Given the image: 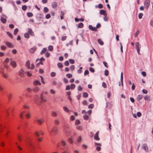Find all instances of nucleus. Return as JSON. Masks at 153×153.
Instances as JSON below:
<instances>
[{
  "label": "nucleus",
  "mask_w": 153,
  "mask_h": 153,
  "mask_svg": "<svg viewBox=\"0 0 153 153\" xmlns=\"http://www.w3.org/2000/svg\"><path fill=\"white\" fill-rule=\"evenodd\" d=\"M57 66L59 68H62L63 67L62 64L61 63H59L57 64Z\"/></svg>",
  "instance_id": "nucleus-48"
},
{
  "label": "nucleus",
  "mask_w": 153,
  "mask_h": 153,
  "mask_svg": "<svg viewBox=\"0 0 153 153\" xmlns=\"http://www.w3.org/2000/svg\"><path fill=\"white\" fill-rule=\"evenodd\" d=\"M75 87V85L74 84H72L71 85V87L70 88L71 89H74Z\"/></svg>",
  "instance_id": "nucleus-56"
},
{
  "label": "nucleus",
  "mask_w": 153,
  "mask_h": 153,
  "mask_svg": "<svg viewBox=\"0 0 153 153\" xmlns=\"http://www.w3.org/2000/svg\"><path fill=\"white\" fill-rule=\"evenodd\" d=\"M67 38V36H62L61 38V40L62 41H64Z\"/></svg>",
  "instance_id": "nucleus-61"
},
{
  "label": "nucleus",
  "mask_w": 153,
  "mask_h": 153,
  "mask_svg": "<svg viewBox=\"0 0 153 153\" xmlns=\"http://www.w3.org/2000/svg\"><path fill=\"white\" fill-rule=\"evenodd\" d=\"M51 115L53 117H55L57 116V114L56 112L53 111L51 112Z\"/></svg>",
  "instance_id": "nucleus-29"
},
{
  "label": "nucleus",
  "mask_w": 153,
  "mask_h": 153,
  "mask_svg": "<svg viewBox=\"0 0 153 153\" xmlns=\"http://www.w3.org/2000/svg\"><path fill=\"white\" fill-rule=\"evenodd\" d=\"M108 71L105 70V71L104 74L105 76H107L108 74Z\"/></svg>",
  "instance_id": "nucleus-53"
},
{
  "label": "nucleus",
  "mask_w": 153,
  "mask_h": 153,
  "mask_svg": "<svg viewBox=\"0 0 153 153\" xmlns=\"http://www.w3.org/2000/svg\"><path fill=\"white\" fill-rule=\"evenodd\" d=\"M7 34L12 39L13 38V35L10 32H7Z\"/></svg>",
  "instance_id": "nucleus-34"
},
{
  "label": "nucleus",
  "mask_w": 153,
  "mask_h": 153,
  "mask_svg": "<svg viewBox=\"0 0 153 153\" xmlns=\"http://www.w3.org/2000/svg\"><path fill=\"white\" fill-rule=\"evenodd\" d=\"M143 14L142 13H139L138 14V18L140 19H142Z\"/></svg>",
  "instance_id": "nucleus-51"
},
{
  "label": "nucleus",
  "mask_w": 153,
  "mask_h": 153,
  "mask_svg": "<svg viewBox=\"0 0 153 153\" xmlns=\"http://www.w3.org/2000/svg\"><path fill=\"white\" fill-rule=\"evenodd\" d=\"M56 75V73L54 72H52L51 74V75L52 77H54Z\"/></svg>",
  "instance_id": "nucleus-58"
},
{
  "label": "nucleus",
  "mask_w": 153,
  "mask_h": 153,
  "mask_svg": "<svg viewBox=\"0 0 153 153\" xmlns=\"http://www.w3.org/2000/svg\"><path fill=\"white\" fill-rule=\"evenodd\" d=\"M24 73V71L22 69H21L19 71V75L21 77H24L25 76Z\"/></svg>",
  "instance_id": "nucleus-10"
},
{
  "label": "nucleus",
  "mask_w": 153,
  "mask_h": 153,
  "mask_svg": "<svg viewBox=\"0 0 153 153\" xmlns=\"http://www.w3.org/2000/svg\"><path fill=\"white\" fill-rule=\"evenodd\" d=\"M135 47L138 54L139 55L141 45L139 42H137L135 43Z\"/></svg>",
  "instance_id": "nucleus-5"
},
{
  "label": "nucleus",
  "mask_w": 153,
  "mask_h": 153,
  "mask_svg": "<svg viewBox=\"0 0 153 153\" xmlns=\"http://www.w3.org/2000/svg\"><path fill=\"white\" fill-rule=\"evenodd\" d=\"M82 140V137L81 136L79 137L77 140V141L76 142V144L79 146L80 145V143Z\"/></svg>",
  "instance_id": "nucleus-12"
},
{
  "label": "nucleus",
  "mask_w": 153,
  "mask_h": 153,
  "mask_svg": "<svg viewBox=\"0 0 153 153\" xmlns=\"http://www.w3.org/2000/svg\"><path fill=\"white\" fill-rule=\"evenodd\" d=\"M25 65L28 69H29L30 68V61L29 60L27 61L26 62Z\"/></svg>",
  "instance_id": "nucleus-23"
},
{
  "label": "nucleus",
  "mask_w": 153,
  "mask_h": 153,
  "mask_svg": "<svg viewBox=\"0 0 153 153\" xmlns=\"http://www.w3.org/2000/svg\"><path fill=\"white\" fill-rule=\"evenodd\" d=\"M27 16L29 17H31L33 16V14L30 12L27 13Z\"/></svg>",
  "instance_id": "nucleus-44"
},
{
  "label": "nucleus",
  "mask_w": 153,
  "mask_h": 153,
  "mask_svg": "<svg viewBox=\"0 0 153 153\" xmlns=\"http://www.w3.org/2000/svg\"><path fill=\"white\" fill-rule=\"evenodd\" d=\"M73 42V40L71 41L68 43H67L66 44V46H68V45H72Z\"/></svg>",
  "instance_id": "nucleus-46"
},
{
  "label": "nucleus",
  "mask_w": 153,
  "mask_h": 153,
  "mask_svg": "<svg viewBox=\"0 0 153 153\" xmlns=\"http://www.w3.org/2000/svg\"><path fill=\"white\" fill-rule=\"evenodd\" d=\"M3 77L5 78H7L8 76V75L6 74H5L4 73V72H3Z\"/></svg>",
  "instance_id": "nucleus-60"
},
{
  "label": "nucleus",
  "mask_w": 153,
  "mask_h": 153,
  "mask_svg": "<svg viewBox=\"0 0 153 153\" xmlns=\"http://www.w3.org/2000/svg\"><path fill=\"white\" fill-rule=\"evenodd\" d=\"M150 0H145L144 2V5L145 8L147 10L150 5Z\"/></svg>",
  "instance_id": "nucleus-6"
},
{
  "label": "nucleus",
  "mask_w": 153,
  "mask_h": 153,
  "mask_svg": "<svg viewBox=\"0 0 153 153\" xmlns=\"http://www.w3.org/2000/svg\"><path fill=\"white\" fill-rule=\"evenodd\" d=\"M73 137H71V138H69L68 139V141L71 144H72L73 142Z\"/></svg>",
  "instance_id": "nucleus-24"
},
{
  "label": "nucleus",
  "mask_w": 153,
  "mask_h": 153,
  "mask_svg": "<svg viewBox=\"0 0 153 153\" xmlns=\"http://www.w3.org/2000/svg\"><path fill=\"white\" fill-rule=\"evenodd\" d=\"M57 3L56 2H53L52 3L51 6L54 9H55L57 6Z\"/></svg>",
  "instance_id": "nucleus-15"
},
{
  "label": "nucleus",
  "mask_w": 153,
  "mask_h": 153,
  "mask_svg": "<svg viewBox=\"0 0 153 153\" xmlns=\"http://www.w3.org/2000/svg\"><path fill=\"white\" fill-rule=\"evenodd\" d=\"M142 147L144 150L146 152H148V147L146 144L145 143L142 145Z\"/></svg>",
  "instance_id": "nucleus-11"
},
{
  "label": "nucleus",
  "mask_w": 153,
  "mask_h": 153,
  "mask_svg": "<svg viewBox=\"0 0 153 153\" xmlns=\"http://www.w3.org/2000/svg\"><path fill=\"white\" fill-rule=\"evenodd\" d=\"M143 97L142 95H139L137 97V101H139L141 99H142Z\"/></svg>",
  "instance_id": "nucleus-28"
},
{
  "label": "nucleus",
  "mask_w": 153,
  "mask_h": 153,
  "mask_svg": "<svg viewBox=\"0 0 153 153\" xmlns=\"http://www.w3.org/2000/svg\"><path fill=\"white\" fill-rule=\"evenodd\" d=\"M98 43L101 45H102L103 44V42L100 39H98Z\"/></svg>",
  "instance_id": "nucleus-36"
},
{
  "label": "nucleus",
  "mask_w": 153,
  "mask_h": 153,
  "mask_svg": "<svg viewBox=\"0 0 153 153\" xmlns=\"http://www.w3.org/2000/svg\"><path fill=\"white\" fill-rule=\"evenodd\" d=\"M27 7L25 5H24L22 6V9L23 10L25 11V10H26L27 9Z\"/></svg>",
  "instance_id": "nucleus-52"
},
{
  "label": "nucleus",
  "mask_w": 153,
  "mask_h": 153,
  "mask_svg": "<svg viewBox=\"0 0 153 153\" xmlns=\"http://www.w3.org/2000/svg\"><path fill=\"white\" fill-rule=\"evenodd\" d=\"M35 134L36 135L37 137H39L40 136V134L39 131H36L35 132ZM37 139L40 141H42L43 139L42 138L37 137Z\"/></svg>",
  "instance_id": "nucleus-8"
},
{
  "label": "nucleus",
  "mask_w": 153,
  "mask_h": 153,
  "mask_svg": "<svg viewBox=\"0 0 153 153\" xmlns=\"http://www.w3.org/2000/svg\"><path fill=\"white\" fill-rule=\"evenodd\" d=\"M123 72H121V77H120V81L121 82V85L122 86H123Z\"/></svg>",
  "instance_id": "nucleus-30"
},
{
  "label": "nucleus",
  "mask_w": 153,
  "mask_h": 153,
  "mask_svg": "<svg viewBox=\"0 0 153 153\" xmlns=\"http://www.w3.org/2000/svg\"><path fill=\"white\" fill-rule=\"evenodd\" d=\"M82 67H80L79 70H78V73L79 74H80L82 72Z\"/></svg>",
  "instance_id": "nucleus-45"
},
{
  "label": "nucleus",
  "mask_w": 153,
  "mask_h": 153,
  "mask_svg": "<svg viewBox=\"0 0 153 153\" xmlns=\"http://www.w3.org/2000/svg\"><path fill=\"white\" fill-rule=\"evenodd\" d=\"M140 33V31L139 30H137L135 34L134 35V36L135 37H137L138 36Z\"/></svg>",
  "instance_id": "nucleus-39"
},
{
  "label": "nucleus",
  "mask_w": 153,
  "mask_h": 153,
  "mask_svg": "<svg viewBox=\"0 0 153 153\" xmlns=\"http://www.w3.org/2000/svg\"><path fill=\"white\" fill-rule=\"evenodd\" d=\"M46 48H44L42 50L41 52L40 53V54L41 55L43 54L46 51Z\"/></svg>",
  "instance_id": "nucleus-35"
},
{
  "label": "nucleus",
  "mask_w": 153,
  "mask_h": 153,
  "mask_svg": "<svg viewBox=\"0 0 153 153\" xmlns=\"http://www.w3.org/2000/svg\"><path fill=\"white\" fill-rule=\"evenodd\" d=\"M1 21L2 23H5L6 22V20L5 19L3 18H1Z\"/></svg>",
  "instance_id": "nucleus-41"
},
{
  "label": "nucleus",
  "mask_w": 153,
  "mask_h": 153,
  "mask_svg": "<svg viewBox=\"0 0 153 153\" xmlns=\"http://www.w3.org/2000/svg\"><path fill=\"white\" fill-rule=\"evenodd\" d=\"M54 123H55V124L57 125L58 124H59V121L58 120H55V121H54Z\"/></svg>",
  "instance_id": "nucleus-59"
},
{
  "label": "nucleus",
  "mask_w": 153,
  "mask_h": 153,
  "mask_svg": "<svg viewBox=\"0 0 153 153\" xmlns=\"http://www.w3.org/2000/svg\"><path fill=\"white\" fill-rule=\"evenodd\" d=\"M48 49L50 51H52L53 50V46L51 45H49L48 47Z\"/></svg>",
  "instance_id": "nucleus-37"
},
{
  "label": "nucleus",
  "mask_w": 153,
  "mask_h": 153,
  "mask_svg": "<svg viewBox=\"0 0 153 153\" xmlns=\"http://www.w3.org/2000/svg\"><path fill=\"white\" fill-rule=\"evenodd\" d=\"M95 145L96 146H97L96 149L98 151H100L101 149V148L100 146H101V144L99 143H94Z\"/></svg>",
  "instance_id": "nucleus-9"
},
{
  "label": "nucleus",
  "mask_w": 153,
  "mask_h": 153,
  "mask_svg": "<svg viewBox=\"0 0 153 153\" xmlns=\"http://www.w3.org/2000/svg\"><path fill=\"white\" fill-rule=\"evenodd\" d=\"M27 143H28L27 144H28V145H29L30 146H32V144L30 140H27Z\"/></svg>",
  "instance_id": "nucleus-43"
},
{
  "label": "nucleus",
  "mask_w": 153,
  "mask_h": 153,
  "mask_svg": "<svg viewBox=\"0 0 153 153\" xmlns=\"http://www.w3.org/2000/svg\"><path fill=\"white\" fill-rule=\"evenodd\" d=\"M83 118L85 120H87L88 118V116L87 115L85 114L84 115Z\"/></svg>",
  "instance_id": "nucleus-47"
},
{
  "label": "nucleus",
  "mask_w": 153,
  "mask_h": 153,
  "mask_svg": "<svg viewBox=\"0 0 153 153\" xmlns=\"http://www.w3.org/2000/svg\"><path fill=\"white\" fill-rule=\"evenodd\" d=\"M18 31V29L17 28L15 29L14 30V34L16 35Z\"/></svg>",
  "instance_id": "nucleus-50"
},
{
  "label": "nucleus",
  "mask_w": 153,
  "mask_h": 153,
  "mask_svg": "<svg viewBox=\"0 0 153 153\" xmlns=\"http://www.w3.org/2000/svg\"><path fill=\"white\" fill-rule=\"evenodd\" d=\"M9 59L7 58L5 60L3 64L4 67L7 68H8V66L6 64L8 62H9Z\"/></svg>",
  "instance_id": "nucleus-13"
},
{
  "label": "nucleus",
  "mask_w": 153,
  "mask_h": 153,
  "mask_svg": "<svg viewBox=\"0 0 153 153\" xmlns=\"http://www.w3.org/2000/svg\"><path fill=\"white\" fill-rule=\"evenodd\" d=\"M6 44L7 46L9 47L10 48H12L13 47V46L12 44L11 43H10L9 42H6Z\"/></svg>",
  "instance_id": "nucleus-20"
},
{
  "label": "nucleus",
  "mask_w": 153,
  "mask_h": 153,
  "mask_svg": "<svg viewBox=\"0 0 153 153\" xmlns=\"http://www.w3.org/2000/svg\"><path fill=\"white\" fill-rule=\"evenodd\" d=\"M58 132V130L56 126H54L49 131V133L52 135L56 134Z\"/></svg>",
  "instance_id": "nucleus-3"
},
{
  "label": "nucleus",
  "mask_w": 153,
  "mask_h": 153,
  "mask_svg": "<svg viewBox=\"0 0 153 153\" xmlns=\"http://www.w3.org/2000/svg\"><path fill=\"white\" fill-rule=\"evenodd\" d=\"M33 84L34 85L36 86L37 85H41V83L39 81L36 80L33 82Z\"/></svg>",
  "instance_id": "nucleus-17"
},
{
  "label": "nucleus",
  "mask_w": 153,
  "mask_h": 153,
  "mask_svg": "<svg viewBox=\"0 0 153 153\" xmlns=\"http://www.w3.org/2000/svg\"><path fill=\"white\" fill-rule=\"evenodd\" d=\"M34 101L36 104L38 105H40L42 103L45 102L46 99L45 97L43 95L42 93L41 94L40 97L39 96H36L34 98Z\"/></svg>",
  "instance_id": "nucleus-1"
},
{
  "label": "nucleus",
  "mask_w": 153,
  "mask_h": 153,
  "mask_svg": "<svg viewBox=\"0 0 153 153\" xmlns=\"http://www.w3.org/2000/svg\"><path fill=\"white\" fill-rule=\"evenodd\" d=\"M83 24L82 23H79L78 25V28H82L83 27Z\"/></svg>",
  "instance_id": "nucleus-38"
},
{
  "label": "nucleus",
  "mask_w": 153,
  "mask_h": 153,
  "mask_svg": "<svg viewBox=\"0 0 153 153\" xmlns=\"http://www.w3.org/2000/svg\"><path fill=\"white\" fill-rule=\"evenodd\" d=\"M79 20L82 22H83L84 21V19L82 18H81L79 19L76 18H75V21L76 22H78Z\"/></svg>",
  "instance_id": "nucleus-25"
},
{
  "label": "nucleus",
  "mask_w": 153,
  "mask_h": 153,
  "mask_svg": "<svg viewBox=\"0 0 153 153\" xmlns=\"http://www.w3.org/2000/svg\"><path fill=\"white\" fill-rule=\"evenodd\" d=\"M1 49L2 50H4L6 49V47L4 45L1 46Z\"/></svg>",
  "instance_id": "nucleus-64"
},
{
  "label": "nucleus",
  "mask_w": 153,
  "mask_h": 153,
  "mask_svg": "<svg viewBox=\"0 0 153 153\" xmlns=\"http://www.w3.org/2000/svg\"><path fill=\"white\" fill-rule=\"evenodd\" d=\"M39 90V88L38 87H36L34 88L33 89V91L35 92L38 91Z\"/></svg>",
  "instance_id": "nucleus-40"
},
{
  "label": "nucleus",
  "mask_w": 153,
  "mask_h": 153,
  "mask_svg": "<svg viewBox=\"0 0 153 153\" xmlns=\"http://www.w3.org/2000/svg\"><path fill=\"white\" fill-rule=\"evenodd\" d=\"M28 33L30 35L32 36H33L34 35V33L33 31L30 28H29L28 30Z\"/></svg>",
  "instance_id": "nucleus-16"
},
{
  "label": "nucleus",
  "mask_w": 153,
  "mask_h": 153,
  "mask_svg": "<svg viewBox=\"0 0 153 153\" xmlns=\"http://www.w3.org/2000/svg\"><path fill=\"white\" fill-rule=\"evenodd\" d=\"M26 73L28 76H32V74L29 72L27 71L26 72Z\"/></svg>",
  "instance_id": "nucleus-57"
},
{
  "label": "nucleus",
  "mask_w": 153,
  "mask_h": 153,
  "mask_svg": "<svg viewBox=\"0 0 153 153\" xmlns=\"http://www.w3.org/2000/svg\"><path fill=\"white\" fill-rule=\"evenodd\" d=\"M80 123V121L78 120H76L75 122V124L76 125H78Z\"/></svg>",
  "instance_id": "nucleus-49"
},
{
  "label": "nucleus",
  "mask_w": 153,
  "mask_h": 153,
  "mask_svg": "<svg viewBox=\"0 0 153 153\" xmlns=\"http://www.w3.org/2000/svg\"><path fill=\"white\" fill-rule=\"evenodd\" d=\"M37 121L40 124H42L44 122V120L41 119L37 120Z\"/></svg>",
  "instance_id": "nucleus-26"
},
{
  "label": "nucleus",
  "mask_w": 153,
  "mask_h": 153,
  "mask_svg": "<svg viewBox=\"0 0 153 153\" xmlns=\"http://www.w3.org/2000/svg\"><path fill=\"white\" fill-rule=\"evenodd\" d=\"M26 116L27 117L30 118V114L29 113H27L26 114L25 113V111H24L23 112H22L20 115V117L22 119H23V116Z\"/></svg>",
  "instance_id": "nucleus-4"
},
{
  "label": "nucleus",
  "mask_w": 153,
  "mask_h": 153,
  "mask_svg": "<svg viewBox=\"0 0 153 153\" xmlns=\"http://www.w3.org/2000/svg\"><path fill=\"white\" fill-rule=\"evenodd\" d=\"M83 96L85 98H86L88 97V94L87 93L84 92L83 94Z\"/></svg>",
  "instance_id": "nucleus-42"
},
{
  "label": "nucleus",
  "mask_w": 153,
  "mask_h": 153,
  "mask_svg": "<svg viewBox=\"0 0 153 153\" xmlns=\"http://www.w3.org/2000/svg\"><path fill=\"white\" fill-rule=\"evenodd\" d=\"M67 144V142L65 140H62L61 143H59L57 145V147H58L62 145L63 146H64L66 145Z\"/></svg>",
  "instance_id": "nucleus-7"
},
{
  "label": "nucleus",
  "mask_w": 153,
  "mask_h": 153,
  "mask_svg": "<svg viewBox=\"0 0 153 153\" xmlns=\"http://www.w3.org/2000/svg\"><path fill=\"white\" fill-rule=\"evenodd\" d=\"M24 36L25 38L28 39L29 37V34L28 33H25L24 34Z\"/></svg>",
  "instance_id": "nucleus-33"
},
{
  "label": "nucleus",
  "mask_w": 153,
  "mask_h": 153,
  "mask_svg": "<svg viewBox=\"0 0 153 153\" xmlns=\"http://www.w3.org/2000/svg\"><path fill=\"white\" fill-rule=\"evenodd\" d=\"M10 65L13 68H15L16 66V63L14 61H12L10 62Z\"/></svg>",
  "instance_id": "nucleus-19"
},
{
  "label": "nucleus",
  "mask_w": 153,
  "mask_h": 153,
  "mask_svg": "<svg viewBox=\"0 0 153 153\" xmlns=\"http://www.w3.org/2000/svg\"><path fill=\"white\" fill-rule=\"evenodd\" d=\"M100 13L102 15H103L105 16H107V14L105 10H100Z\"/></svg>",
  "instance_id": "nucleus-21"
},
{
  "label": "nucleus",
  "mask_w": 153,
  "mask_h": 153,
  "mask_svg": "<svg viewBox=\"0 0 153 153\" xmlns=\"http://www.w3.org/2000/svg\"><path fill=\"white\" fill-rule=\"evenodd\" d=\"M63 109L66 112L68 113L69 112V110L66 106H64L63 107Z\"/></svg>",
  "instance_id": "nucleus-31"
},
{
  "label": "nucleus",
  "mask_w": 153,
  "mask_h": 153,
  "mask_svg": "<svg viewBox=\"0 0 153 153\" xmlns=\"http://www.w3.org/2000/svg\"><path fill=\"white\" fill-rule=\"evenodd\" d=\"M51 17V15L49 14H47L45 16L46 18L47 19H49Z\"/></svg>",
  "instance_id": "nucleus-63"
},
{
  "label": "nucleus",
  "mask_w": 153,
  "mask_h": 153,
  "mask_svg": "<svg viewBox=\"0 0 153 153\" xmlns=\"http://www.w3.org/2000/svg\"><path fill=\"white\" fill-rule=\"evenodd\" d=\"M48 10H49V9L47 7H44V9H43V12L44 13H47L48 11Z\"/></svg>",
  "instance_id": "nucleus-32"
},
{
  "label": "nucleus",
  "mask_w": 153,
  "mask_h": 153,
  "mask_svg": "<svg viewBox=\"0 0 153 153\" xmlns=\"http://www.w3.org/2000/svg\"><path fill=\"white\" fill-rule=\"evenodd\" d=\"M66 76L68 78H70L72 77V75L70 74H67L66 75Z\"/></svg>",
  "instance_id": "nucleus-54"
},
{
  "label": "nucleus",
  "mask_w": 153,
  "mask_h": 153,
  "mask_svg": "<svg viewBox=\"0 0 153 153\" xmlns=\"http://www.w3.org/2000/svg\"><path fill=\"white\" fill-rule=\"evenodd\" d=\"M89 70L92 73H94V69L91 67L89 68Z\"/></svg>",
  "instance_id": "nucleus-62"
},
{
  "label": "nucleus",
  "mask_w": 153,
  "mask_h": 153,
  "mask_svg": "<svg viewBox=\"0 0 153 153\" xmlns=\"http://www.w3.org/2000/svg\"><path fill=\"white\" fill-rule=\"evenodd\" d=\"M69 61L71 64H73L74 63V59H69Z\"/></svg>",
  "instance_id": "nucleus-55"
},
{
  "label": "nucleus",
  "mask_w": 153,
  "mask_h": 153,
  "mask_svg": "<svg viewBox=\"0 0 153 153\" xmlns=\"http://www.w3.org/2000/svg\"><path fill=\"white\" fill-rule=\"evenodd\" d=\"M22 135L21 134H19L18 135V137L19 140L20 141H21L22 139Z\"/></svg>",
  "instance_id": "nucleus-27"
},
{
  "label": "nucleus",
  "mask_w": 153,
  "mask_h": 153,
  "mask_svg": "<svg viewBox=\"0 0 153 153\" xmlns=\"http://www.w3.org/2000/svg\"><path fill=\"white\" fill-rule=\"evenodd\" d=\"M89 28L92 31H96L97 30L96 27H93L91 25H89Z\"/></svg>",
  "instance_id": "nucleus-18"
},
{
  "label": "nucleus",
  "mask_w": 153,
  "mask_h": 153,
  "mask_svg": "<svg viewBox=\"0 0 153 153\" xmlns=\"http://www.w3.org/2000/svg\"><path fill=\"white\" fill-rule=\"evenodd\" d=\"M36 48L35 47L32 48L29 50V51L30 53H33L36 50Z\"/></svg>",
  "instance_id": "nucleus-22"
},
{
  "label": "nucleus",
  "mask_w": 153,
  "mask_h": 153,
  "mask_svg": "<svg viewBox=\"0 0 153 153\" xmlns=\"http://www.w3.org/2000/svg\"><path fill=\"white\" fill-rule=\"evenodd\" d=\"M63 129L66 135L69 136L70 135L71 130L67 125H65L64 126Z\"/></svg>",
  "instance_id": "nucleus-2"
},
{
  "label": "nucleus",
  "mask_w": 153,
  "mask_h": 153,
  "mask_svg": "<svg viewBox=\"0 0 153 153\" xmlns=\"http://www.w3.org/2000/svg\"><path fill=\"white\" fill-rule=\"evenodd\" d=\"M99 133V132L98 131L95 134L94 137V139L97 140H100V138L98 137Z\"/></svg>",
  "instance_id": "nucleus-14"
}]
</instances>
